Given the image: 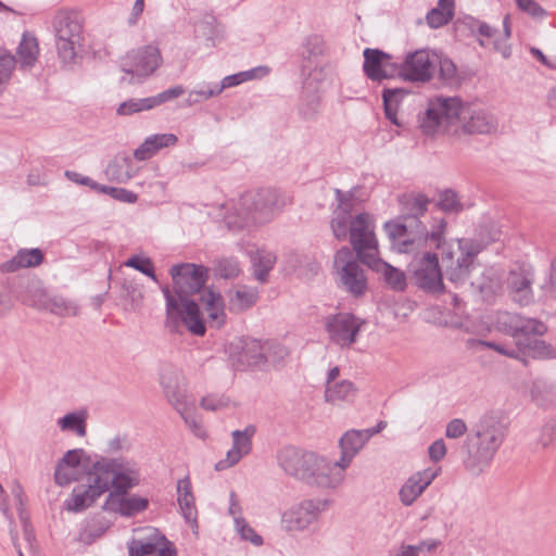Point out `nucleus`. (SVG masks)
<instances>
[{"instance_id": "nucleus-1", "label": "nucleus", "mask_w": 556, "mask_h": 556, "mask_svg": "<svg viewBox=\"0 0 556 556\" xmlns=\"http://www.w3.org/2000/svg\"><path fill=\"white\" fill-rule=\"evenodd\" d=\"M400 216L384 224L393 250L414 252L418 248L440 249L445 278L456 287L465 285L480 253V245L467 239H458L456 245L445 241L446 222L434 218L431 230L420 220L430 200L422 193H405L399 197Z\"/></svg>"}, {"instance_id": "nucleus-2", "label": "nucleus", "mask_w": 556, "mask_h": 556, "mask_svg": "<svg viewBox=\"0 0 556 556\" xmlns=\"http://www.w3.org/2000/svg\"><path fill=\"white\" fill-rule=\"evenodd\" d=\"M169 275L173 289L167 285L161 286L166 302V328L177 333L184 326L193 336H204L205 321L199 304L191 296L203 289L208 277L207 268L193 263H180L170 267Z\"/></svg>"}, {"instance_id": "nucleus-3", "label": "nucleus", "mask_w": 556, "mask_h": 556, "mask_svg": "<svg viewBox=\"0 0 556 556\" xmlns=\"http://www.w3.org/2000/svg\"><path fill=\"white\" fill-rule=\"evenodd\" d=\"M419 128L426 136L447 131L456 122L467 134H490L496 130V118L477 104L463 103L457 97L438 96L428 101L419 114Z\"/></svg>"}, {"instance_id": "nucleus-4", "label": "nucleus", "mask_w": 556, "mask_h": 556, "mask_svg": "<svg viewBox=\"0 0 556 556\" xmlns=\"http://www.w3.org/2000/svg\"><path fill=\"white\" fill-rule=\"evenodd\" d=\"M505 439V428L497 417L483 415L468 433L462 448L463 465L472 476L482 475Z\"/></svg>"}, {"instance_id": "nucleus-5", "label": "nucleus", "mask_w": 556, "mask_h": 556, "mask_svg": "<svg viewBox=\"0 0 556 556\" xmlns=\"http://www.w3.org/2000/svg\"><path fill=\"white\" fill-rule=\"evenodd\" d=\"M97 481L105 484L104 492L111 488L117 492L128 493L139 484L140 468L137 462L130 458H101L92 466Z\"/></svg>"}, {"instance_id": "nucleus-6", "label": "nucleus", "mask_w": 556, "mask_h": 556, "mask_svg": "<svg viewBox=\"0 0 556 556\" xmlns=\"http://www.w3.org/2000/svg\"><path fill=\"white\" fill-rule=\"evenodd\" d=\"M283 205L280 194L271 188L249 191L239 199L236 211L241 218L239 227L249 223H266Z\"/></svg>"}, {"instance_id": "nucleus-7", "label": "nucleus", "mask_w": 556, "mask_h": 556, "mask_svg": "<svg viewBox=\"0 0 556 556\" xmlns=\"http://www.w3.org/2000/svg\"><path fill=\"white\" fill-rule=\"evenodd\" d=\"M59 58L64 63L75 60L83 41V22L78 12L59 11L53 17Z\"/></svg>"}, {"instance_id": "nucleus-8", "label": "nucleus", "mask_w": 556, "mask_h": 556, "mask_svg": "<svg viewBox=\"0 0 556 556\" xmlns=\"http://www.w3.org/2000/svg\"><path fill=\"white\" fill-rule=\"evenodd\" d=\"M333 266L338 276V286L355 298L365 294L368 282L364 268L354 258L348 247L337 251Z\"/></svg>"}, {"instance_id": "nucleus-9", "label": "nucleus", "mask_w": 556, "mask_h": 556, "mask_svg": "<svg viewBox=\"0 0 556 556\" xmlns=\"http://www.w3.org/2000/svg\"><path fill=\"white\" fill-rule=\"evenodd\" d=\"M160 50L154 46H146L127 53L121 60V68L124 76L122 83L137 84L153 74L161 65Z\"/></svg>"}, {"instance_id": "nucleus-10", "label": "nucleus", "mask_w": 556, "mask_h": 556, "mask_svg": "<svg viewBox=\"0 0 556 556\" xmlns=\"http://www.w3.org/2000/svg\"><path fill=\"white\" fill-rule=\"evenodd\" d=\"M434 249L418 248L414 252V258L409 264L416 285L432 293L441 292L444 289L442 282V270L439 265L438 255Z\"/></svg>"}, {"instance_id": "nucleus-11", "label": "nucleus", "mask_w": 556, "mask_h": 556, "mask_svg": "<svg viewBox=\"0 0 556 556\" xmlns=\"http://www.w3.org/2000/svg\"><path fill=\"white\" fill-rule=\"evenodd\" d=\"M319 455L302 451L294 446H286L277 454L280 468L289 476L309 485L313 471Z\"/></svg>"}, {"instance_id": "nucleus-12", "label": "nucleus", "mask_w": 556, "mask_h": 556, "mask_svg": "<svg viewBox=\"0 0 556 556\" xmlns=\"http://www.w3.org/2000/svg\"><path fill=\"white\" fill-rule=\"evenodd\" d=\"M349 237L353 250L362 263L379 253L372 218L369 214L359 213L353 218Z\"/></svg>"}, {"instance_id": "nucleus-13", "label": "nucleus", "mask_w": 556, "mask_h": 556, "mask_svg": "<svg viewBox=\"0 0 556 556\" xmlns=\"http://www.w3.org/2000/svg\"><path fill=\"white\" fill-rule=\"evenodd\" d=\"M264 342L256 339H240L230 343L229 356L237 370L255 369L266 371Z\"/></svg>"}, {"instance_id": "nucleus-14", "label": "nucleus", "mask_w": 556, "mask_h": 556, "mask_svg": "<svg viewBox=\"0 0 556 556\" xmlns=\"http://www.w3.org/2000/svg\"><path fill=\"white\" fill-rule=\"evenodd\" d=\"M329 502L324 498L303 500L292 505L281 516V525L287 531H302L317 520Z\"/></svg>"}, {"instance_id": "nucleus-15", "label": "nucleus", "mask_w": 556, "mask_h": 556, "mask_svg": "<svg viewBox=\"0 0 556 556\" xmlns=\"http://www.w3.org/2000/svg\"><path fill=\"white\" fill-rule=\"evenodd\" d=\"M437 60L438 56L427 49L409 52L399 66V75L407 81L428 83L433 77Z\"/></svg>"}, {"instance_id": "nucleus-16", "label": "nucleus", "mask_w": 556, "mask_h": 556, "mask_svg": "<svg viewBox=\"0 0 556 556\" xmlns=\"http://www.w3.org/2000/svg\"><path fill=\"white\" fill-rule=\"evenodd\" d=\"M129 556H177L173 542L155 528H147L143 534L128 543Z\"/></svg>"}, {"instance_id": "nucleus-17", "label": "nucleus", "mask_w": 556, "mask_h": 556, "mask_svg": "<svg viewBox=\"0 0 556 556\" xmlns=\"http://www.w3.org/2000/svg\"><path fill=\"white\" fill-rule=\"evenodd\" d=\"M365 325V320L350 313H339L327 318L326 330L332 343L340 348H350Z\"/></svg>"}, {"instance_id": "nucleus-18", "label": "nucleus", "mask_w": 556, "mask_h": 556, "mask_svg": "<svg viewBox=\"0 0 556 556\" xmlns=\"http://www.w3.org/2000/svg\"><path fill=\"white\" fill-rule=\"evenodd\" d=\"M325 72L321 67L313 68L303 81L299 103V113L305 119L314 118L320 109L321 87L325 81Z\"/></svg>"}, {"instance_id": "nucleus-19", "label": "nucleus", "mask_w": 556, "mask_h": 556, "mask_svg": "<svg viewBox=\"0 0 556 556\" xmlns=\"http://www.w3.org/2000/svg\"><path fill=\"white\" fill-rule=\"evenodd\" d=\"M349 466H343L341 459L331 462L325 456H320L315 465L313 477L309 481V486L319 489H337L340 486L345 478V469Z\"/></svg>"}, {"instance_id": "nucleus-20", "label": "nucleus", "mask_w": 556, "mask_h": 556, "mask_svg": "<svg viewBox=\"0 0 556 556\" xmlns=\"http://www.w3.org/2000/svg\"><path fill=\"white\" fill-rule=\"evenodd\" d=\"M105 484H100L93 471L88 476V485H77L64 501L63 507L71 513H81L92 506L104 494Z\"/></svg>"}, {"instance_id": "nucleus-21", "label": "nucleus", "mask_w": 556, "mask_h": 556, "mask_svg": "<svg viewBox=\"0 0 556 556\" xmlns=\"http://www.w3.org/2000/svg\"><path fill=\"white\" fill-rule=\"evenodd\" d=\"M363 71L372 81H381L392 76V56L380 49L366 48L363 51Z\"/></svg>"}, {"instance_id": "nucleus-22", "label": "nucleus", "mask_w": 556, "mask_h": 556, "mask_svg": "<svg viewBox=\"0 0 556 556\" xmlns=\"http://www.w3.org/2000/svg\"><path fill=\"white\" fill-rule=\"evenodd\" d=\"M255 431L256 429L252 425L243 430L232 431V447L227 452L226 458L215 465L216 470H225L238 464L244 455H248L252 448V438Z\"/></svg>"}, {"instance_id": "nucleus-23", "label": "nucleus", "mask_w": 556, "mask_h": 556, "mask_svg": "<svg viewBox=\"0 0 556 556\" xmlns=\"http://www.w3.org/2000/svg\"><path fill=\"white\" fill-rule=\"evenodd\" d=\"M86 455L83 448L67 451L56 463L54 470V481L60 486L68 485L78 480L84 466L83 457Z\"/></svg>"}, {"instance_id": "nucleus-24", "label": "nucleus", "mask_w": 556, "mask_h": 556, "mask_svg": "<svg viewBox=\"0 0 556 556\" xmlns=\"http://www.w3.org/2000/svg\"><path fill=\"white\" fill-rule=\"evenodd\" d=\"M437 476L438 471L431 468L412 475L400 489L399 496L402 504L410 506L431 484Z\"/></svg>"}, {"instance_id": "nucleus-25", "label": "nucleus", "mask_w": 556, "mask_h": 556, "mask_svg": "<svg viewBox=\"0 0 556 556\" xmlns=\"http://www.w3.org/2000/svg\"><path fill=\"white\" fill-rule=\"evenodd\" d=\"M371 270L376 271L389 289L395 292H403L407 287L406 275L403 270L381 260L378 254L369 257L365 263Z\"/></svg>"}, {"instance_id": "nucleus-26", "label": "nucleus", "mask_w": 556, "mask_h": 556, "mask_svg": "<svg viewBox=\"0 0 556 556\" xmlns=\"http://www.w3.org/2000/svg\"><path fill=\"white\" fill-rule=\"evenodd\" d=\"M508 330L507 333L513 337L518 346V340L527 341L531 339L530 336H543L547 327L535 318H527L520 315L514 314L507 316Z\"/></svg>"}, {"instance_id": "nucleus-27", "label": "nucleus", "mask_w": 556, "mask_h": 556, "mask_svg": "<svg viewBox=\"0 0 556 556\" xmlns=\"http://www.w3.org/2000/svg\"><path fill=\"white\" fill-rule=\"evenodd\" d=\"M178 379L179 372L174 368L165 369L161 375L164 394L177 412L192 403L188 401L186 390L179 384Z\"/></svg>"}, {"instance_id": "nucleus-28", "label": "nucleus", "mask_w": 556, "mask_h": 556, "mask_svg": "<svg viewBox=\"0 0 556 556\" xmlns=\"http://www.w3.org/2000/svg\"><path fill=\"white\" fill-rule=\"evenodd\" d=\"M201 303L207 314V323L210 327L219 329L227 320L225 312V300L219 292L207 289L201 295Z\"/></svg>"}, {"instance_id": "nucleus-29", "label": "nucleus", "mask_w": 556, "mask_h": 556, "mask_svg": "<svg viewBox=\"0 0 556 556\" xmlns=\"http://www.w3.org/2000/svg\"><path fill=\"white\" fill-rule=\"evenodd\" d=\"M21 286V302L36 309H43L48 305L49 294L42 282L28 276H18Z\"/></svg>"}, {"instance_id": "nucleus-30", "label": "nucleus", "mask_w": 556, "mask_h": 556, "mask_svg": "<svg viewBox=\"0 0 556 556\" xmlns=\"http://www.w3.org/2000/svg\"><path fill=\"white\" fill-rule=\"evenodd\" d=\"M228 309L240 314L253 307L258 301V290L249 286H238L226 292Z\"/></svg>"}, {"instance_id": "nucleus-31", "label": "nucleus", "mask_w": 556, "mask_h": 556, "mask_svg": "<svg viewBox=\"0 0 556 556\" xmlns=\"http://www.w3.org/2000/svg\"><path fill=\"white\" fill-rule=\"evenodd\" d=\"M43 262V253L40 249H20L10 260L0 264V271L15 273L23 268H30Z\"/></svg>"}, {"instance_id": "nucleus-32", "label": "nucleus", "mask_w": 556, "mask_h": 556, "mask_svg": "<svg viewBox=\"0 0 556 556\" xmlns=\"http://www.w3.org/2000/svg\"><path fill=\"white\" fill-rule=\"evenodd\" d=\"M21 286L18 276L0 279V317L8 316L14 308L15 301H21Z\"/></svg>"}, {"instance_id": "nucleus-33", "label": "nucleus", "mask_w": 556, "mask_h": 556, "mask_svg": "<svg viewBox=\"0 0 556 556\" xmlns=\"http://www.w3.org/2000/svg\"><path fill=\"white\" fill-rule=\"evenodd\" d=\"M39 46L35 36L24 33L16 49V65L21 70L28 71L33 68L38 60Z\"/></svg>"}, {"instance_id": "nucleus-34", "label": "nucleus", "mask_w": 556, "mask_h": 556, "mask_svg": "<svg viewBox=\"0 0 556 556\" xmlns=\"http://www.w3.org/2000/svg\"><path fill=\"white\" fill-rule=\"evenodd\" d=\"M365 442L362 438V434L358 433V430L352 429L346 431L339 441V446L341 448V463L343 466H350L353 458L358 454V452L364 447Z\"/></svg>"}, {"instance_id": "nucleus-35", "label": "nucleus", "mask_w": 556, "mask_h": 556, "mask_svg": "<svg viewBox=\"0 0 556 556\" xmlns=\"http://www.w3.org/2000/svg\"><path fill=\"white\" fill-rule=\"evenodd\" d=\"M177 495V501L186 521L194 523L197 520V510L194 507V497L191 492V482L188 477L178 480Z\"/></svg>"}, {"instance_id": "nucleus-36", "label": "nucleus", "mask_w": 556, "mask_h": 556, "mask_svg": "<svg viewBox=\"0 0 556 556\" xmlns=\"http://www.w3.org/2000/svg\"><path fill=\"white\" fill-rule=\"evenodd\" d=\"M111 523L102 516H92L87 518L78 533V540L84 544H92L101 538Z\"/></svg>"}, {"instance_id": "nucleus-37", "label": "nucleus", "mask_w": 556, "mask_h": 556, "mask_svg": "<svg viewBox=\"0 0 556 556\" xmlns=\"http://www.w3.org/2000/svg\"><path fill=\"white\" fill-rule=\"evenodd\" d=\"M441 545V541L438 539H426L420 541L418 544H408L401 542L390 551V556H421V554L434 553Z\"/></svg>"}, {"instance_id": "nucleus-38", "label": "nucleus", "mask_w": 556, "mask_h": 556, "mask_svg": "<svg viewBox=\"0 0 556 556\" xmlns=\"http://www.w3.org/2000/svg\"><path fill=\"white\" fill-rule=\"evenodd\" d=\"M455 0H439L438 7L431 9L426 15L430 28L437 29L448 24L454 17Z\"/></svg>"}, {"instance_id": "nucleus-39", "label": "nucleus", "mask_w": 556, "mask_h": 556, "mask_svg": "<svg viewBox=\"0 0 556 556\" xmlns=\"http://www.w3.org/2000/svg\"><path fill=\"white\" fill-rule=\"evenodd\" d=\"M87 418L88 412L86 409L75 410L59 418L56 425L62 431H71L83 438L87 433Z\"/></svg>"}, {"instance_id": "nucleus-40", "label": "nucleus", "mask_w": 556, "mask_h": 556, "mask_svg": "<svg viewBox=\"0 0 556 556\" xmlns=\"http://www.w3.org/2000/svg\"><path fill=\"white\" fill-rule=\"evenodd\" d=\"M518 352L528 354L533 358H556V350L549 343L539 339L518 340Z\"/></svg>"}, {"instance_id": "nucleus-41", "label": "nucleus", "mask_w": 556, "mask_h": 556, "mask_svg": "<svg viewBox=\"0 0 556 556\" xmlns=\"http://www.w3.org/2000/svg\"><path fill=\"white\" fill-rule=\"evenodd\" d=\"M356 395V388L353 382L349 380H342L328 384L325 391V399L331 404L339 402L352 401Z\"/></svg>"}, {"instance_id": "nucleus-42", "label": "nucleus", "mask_w": 556, "mask_h": 556, "mask_svg": "<svg viewBox=\"0 0 556 556\" xmlns=\"http://www.w3.org/2000/svg\"><path fill=\"white\" fill-rule=\"evenodd\" d=\"M251 260L254 268V277L261 283L266 282L268 274L276 262V256L271 252L257 250L251 255Z\"/></svg>"}, {"instance_id": "nucleus-43", "label": "nucleus", "mask_w": 556, "mask_h": 556, "mask_svg": "<svg viewBox=\"0 0 556 556\" xmlns=\"http://www.w3.org/2000/svg\"><path fill=\"white\" fill-rule=\"evenodd\" d=\"M12 494L18 505L17 507V510H18V516H20V520L22 522V526H23V531H24V539L29 547V549H33V544H34V541H35V533H34V529L31 527V525L29 523V519H28V515L27 513L25 511L23 505H24V491H23V488L20 483H15L12 488Z\"/></svg>"}, {"instance_id": "nucleus-44", "label": "nucleus", "mask_w": 556, "mask_h": 556, "mask_svg": "<svg viewBox=\"0 0 556 556\" xmlns=\"http://www.w3.org/2000/svg\"><path fill=\"white\" fill-rule=\"evenodd\" d=\"M58 316H77L78 306L71 300L60 295L49 296L48 305L43 308Z\"/></svg>"}, {"instance_id": "nucleus-45", "label": "nucleus", "mask_w": 556, "mask_h": 556, "mask_svg": "<svg viewBox=\"0 0 556 556\" xmlns=\"http://www.w3.org/2000/svg\"><path fill=\"white\" fill-rule=\"evenodd\" d=\"M352 222V216H345L342 211H333L330 226L336 239L342 241L348 238Z\"/></svg>"}, {"instance_id": "nucleus-46", "label": "nucleus", "mask_w": 556, "mask_h": 556, "mask_svg": "<svg viewBox=\"0 0 556 556\" xmlns=\"http://www.w3.org/2000/svg\"><path fill=\"white\" fill-rule=\"evenodd\" d=\"M16 67V59L10 51L0 48V92L9 84L13 71Z\"/></svg>"}, {"instance_id": "nucleus-47", "label": "nucleus", "mask_w": 556, "mask_h": 556, "mask_svg": "<svg viewBox=\"0 0 556 556\" xmlns=\"http://www.w3.org/2000/svg\"><path fill=\"white\" fill-rule=\"evenodd\" d=\"M177 413L181 416V418L184 419V421L190 428L194 435L201 439L205 438V430L202 426L200 417L195 412L193 403L189 404L184 409H180Z\"/></svg>"}, {"instance_id": "nucleus-48", "label": "nucleus", "mask_w": 556, "mask_h": 556, "mask_svg": "<svg viewBox=\"0 0 556 556\" xmlns=\"http://www.w3.org/2000/svg\"><path fill=\"white\" fill-rule=\"evenodd\" d=\"M266 371L281 363L289 354L286 346L279 343L264 342Z\"/></svg>"}, {"instance_id": "nucleus-49", "label": "nucleus", "mask_w": 556, "mask_h": 556, "mask_svg": "<svg viewBox=\"0 0 556 556\" xmlns=\"http://www.w3.org/2000/svg\"><path fill=\"white\" fill-rule=\"evenodd\" d=\"M239 262L233 257H223L216 262L215 274L224 279H233L240 274Z\"/></svg>"}, {"instance_id": "nucleus-50", "label": "nucleus", "mask_w": 556, "mask_h": 556, "mask_svg": "<svg viewBox=\"0 0 556 556\" xmlns=\"http://www.w3.org/2000/svg\"><path fill=\"white\" fill-rule=\"evenodd\" d=\"M150 97L142 99H129L122 102L117 108L118 115H131L153 109Z\"/></svg>"}, {"instance_id": "nucleus-51", "label": "nucleus", "mask_w": 556, "mask_h": 556, "mask_svg": "<svg viewBox=\"0 0 556 556\" xmlns=\"http://www.w3.org/2000/svg\"><path fill=\"white\" fill-rule=\"evenodd\" d=\"M149 505V501L146 497L139 496L137 494H132L130 496H124L123 504V517H132L144 509H147Z\"/></svg>"}, {"instance_id": "nucleus-52", "label": "nucleus", "mask_w": 556, "mask_h": 556, "mask_svg": "<svg viewBox=\"0 0 556 556\" xmlns=\"http://www.w3.org/2000/svg\"><path fill=\"white\" fill-rule=\"evenodd\" d=\"M125 266L131 267L142 273L143 275L150 277L156 283L159 282L157 277L155 276L154 273V266L151 260L148 257H140L138 255H134L125 262Z\"/></svg>"}, {"instance_id": "nucleus-53", "label": "nucleus", "mask_w": 556, "mask_h": 556, "mask_svg": "<svg viewBox=\"0 0 556 556\" xmlns=\"http://www.w3.org/2000/svg\"><path fill=\"white\" fill-rule=\"evenodd\" d=\"M218 94L219 91L217 89V85H203L199 89H193L189 92L187 98V105H194L201 103Z\"/></svg>"}, {"instance_id": "nucleus-54", "label": "nucleus", "mask_w": 556, "mask_h": 556, "mask_svg": "<svg viewBox=\"0 0 556 556\" xmlns=\"http://www.w3.org/2000/svg\"><path fill=\"white\" fill-rule=\"evenodd\" d=\"M235 527L242 540L249 541L255 546H261L263 544V538L248 525L245 519L235 518Z\"/></svg>"}, {"instance_id": "nucleus-55", "label": "nucleus", "mask_w": 556, "mask_h": 556, "mask_svg": "<svg viewBox=\"0 0 556 556\" xmlns=\"http://www.w3.org/2000/svg\"><path fill=\"white\" fill-rule=\"evenodd\" d=\"M98 192L109 194L111 198L125 203H135L138 199V195L132 191L105 185H101Z\"/></svg>"}, {"instance_id": "nucleus-56", "label": "nucleus", "mask_w": 556, "mask_h": 556, "mask_svg": "<svg viewBox=\"0 0 556 556\" xmlns=\"http://www.w3.org/2000/svg\"><path fill=\"white\" fill-rule=\"evenodd\" d=\"M439 206L446 213H457L463 210L458 195L453 190H444L440 194Z\"/></svg>"}, {"instance_id": "nucleus-57", "label": "nucleus", "mask_w": 556, "mask_h": 556, "mask_svg": "<svg viewBox=\"0 0 556 556\" xmlns=\"http://www.w3.org/2000/svg\"><path fill=\"white\" fill-rule=\"evenodd\" d=\"M440 79L448 85L457 81V68L454 62L447 58L439 60Z\"/></svg>"}, {"instance_id": "nucleus-58", "label": "nucleus", "mask_w": 556, "mask_h": 556, "mask_svg": "<svg viewBox=\"0 0 556 556\" xmlns=\"http://www.w3.org/2000/svg\"><path fill=\"white\" fill-rule=\"evenodd\" d=\"M468 344L470 346H481V348H488L491 350L496 351L497 353L505 355L510 358H519V352L516 350H508L505 346L495 343L493 341H485V340H478V339H470L468 340Z\"/></svg>"}, {"instance_id": "nucleus-59", "label": "nucleus", "mask_w": 556, "mask_h": 556, "mask_svg": "<svg viewBox=\"0 0 556 556\" xmlns=\"http://www.w3.org/2000/svg\"><path fill=\"white\" fill-rule=\"evenodd\" d=\"M336 199L338 201V206L334 211H342L345 213V216H352V212L354 210V192L348 191L343 192L340 189H334Z\"/></svg>"}, {"instance_id": "nucleus-60", "label": "nucleus", "mask_w": 556, "mask_h": 556, "mask_svg": "<svg viewBox=\"0 0 556 556\" xmlns=\"http://www.w3.org/2000/svg\"><path fill=\"white\" fill-rule=\"evenodd\" d=\"M185 93V88L181 85H176L174 87H170L156 96L150 97L152 102V106H159L165 102H168L173 99H176Z\"/></svg>"}, {"instance_id": "nucleus-61", "label": "nucleus", "mask_w": 556, "mask_h": 556, "mask_svg": "<svg viewBox=\"0 0 556 556\" xmlns=\"http://www.w3.org/2000/svg\"><path fill=\"white\" fill-rule=\"evenodd\" d=\"M127 493L117 492L115 490L111 491L105 498L102 509L104 511L115 513L122 516L124 496Z\"/></svg>"}, {"instance_id": "nucleus-62", "label": "nucleus", "mask_w": 556, "mask_h": 556, "mask_svg": "<svg viewBox=\"0 0 556 556\" xmlns=\"http://www.w3.org/2000/svg\"><path fill=\"white\" fill-rule=\"evenodd\" d=\"M518 8L535 20H543L547 12L534 0H517Z\"/></svg>"}, {"instance_id": "nucleus-63", "label": "nucleus", "mask_w": 556, "mask_h": 556, "mask_svg": "<svg viewBox=\"0 0 556 556\" xmlns=\"http://www.w3.org/2000/svg\"><path fill=\"white\" fill-rule=\"evenodd\" d=\"M228 405V399L223 395L210 394L203 396L200 401V406L206 410H218Z\"/></svg>"}, {"instance_id": "nucleus-64", "label": "nucleus", "mask_w": 556, "mask_h": 556, "mask_svg": "<svg viewBox=\"0 0 556 556\" xmlns=\"http://www.w3.org/2000/svg\"><path fill=\"white\" fill-rule=\"evenodd\" d=\"M148 138L152 141V146H154L156 153L163 148L175 146L178 141L177 136L174 134H155Z\"/></svg>"}]
</instances>
